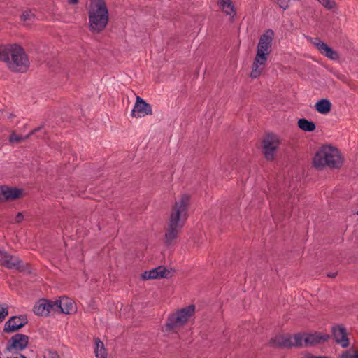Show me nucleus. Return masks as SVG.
I'll return each mask as SVG.
<instances>
[{
	"mask_svg": "<svg viewBox=\"0 0 358 358\" xmlns=\"http://www.w3.org/2000/svg\"><path fill=\"white\" fill-rule=\"evenodd\" d=\"M329 338L328 334L320 332L298 333L294 335L286 334L276 336L272 343L274 346L285 348L311 346L327 341Z\"/></svg>",
	"mask_w": 358,
	"mask_h": 358,
	"instance_id": "1",
	"label": "nucleus"
},
{
	"mask_svg": "<svg viewBox=\"0 0 358 358\" xmlns=\"http://www.w3.org/2000/svg\"><path fill=\"white\" fill-rule=\"evenodd\" d=\"M298 127L304 131H313L315 129V124L313 122L301 118L298 120Z\"/></svg>",
	"mask_w": 358,
	"mask_h": 358,
	"instance_id": "21",
	"label": "nucleus"
},
{
	"mask_svg": "<svg viewBox=\"0 0 358 358\" xmlns=\"http://www.w3.org/2000/svg\"><path fill=\"white\" fill-rule=\"evenodd\" d=\"M189 201V196L184 194L176 202L165 231L164 239L166 243H171L177 238L182 228L187 219Z\"/></svg>",
	"mask_w": 358,
	"mask_h": 358,
	"instance_id": "2",
	"label": "nucleus"
},
{
	"mask_svg": "<svg viewBox=\"0 0 358 358\" xmlns=\"http://www.w3.org/2000/svg\"><path fill=\"white\" fill-rule=\"evenodd\" d=\"M43 358H59L57 352L45 350L43 352Z\"/></svg>",
	"mask_w": 358,
	"mask_h": 358,
	"instance_id": "27",
	"label": "nucleus"
},
{
	"mask_svg": "<svg viewBox=\"0 0 358 358\" xmlns=\"http://www.w3.org/2000/svg\"><path fill=\"white\" fill-rule=\"evenodd\" d=\"M357 215H358V211H357Z\"/></svg>",
	"mask_w": 358,
	"mask_h": 358,
	"instance_id": "32",
	"label": "nucleus"
},
{
	"mask_svg": "<svg viewBox=\"0 0 358 358\" xmlns=\"http://www.w3.org/2000/svg\"><path fill=\"white\" fill-rule=\"evenodd\" d=\"M55 308L56 314H73L77 310L75 302L68 297L64 296L59 300L55 301Z\"/></svg>",
	"mask_w": 358,
	"mask_h": 358,
	"instance_id": "10",
	"label": "nucleus"
},
{
	"mask_svg": "<svg viewBox=\"0 0 358 358\" xmlns=\"http://www.w3.org/2000/svg\"><path fill=\"white\" fill-rule=\"evenodd\" d=\"M343 162L339 150L331 145L320 148L313 157V164L317 169L325 166L337 169L342 166Z\"/></svg>",
	"mask_w": 358,
	"mask_h": 358,
	"instance_id": "6",
	"label": "nucleus"
},
{
	"mask_svg": "<svg viewBox=\"0 0 358 358\" xmlns=\"http://www.w3.org/2000/svg\"><path fill=\"white\" fill-rule=\"evenodd\" d=\"M94 352L96 358H107L104 344L99 338L95 340Z\"/></svg>",
	"mask_w": 358,
	"mask_h": 358,
	"instance_id": "22",
	"label": "nucleus"
},
{
	"mask_svg": "<svg viewBox=\"0 0 358 358\" xmlns=\"http://www.w3.org/2000/svg\"><path fill=\"white\" fill-rule=\"evenodd\" d=\"M195 312V306L190 305L171 314L166 322L165 331H175L176 328L183 326Z\"/></svg>",
	"mask_w": 358,
	"mask_h": 358,
	"instance_id": "7",
	"label": "nucleus"
},
{
	"mask_svg": "<svg viewBox=\"0 0 358 358\" xmlns=\"http://www.w3.org/2000/svg\"><path fill=\"white\" fill-rule=\"evenodd\" d=\"M0 60L6 62L8 68L15 72H25L29 66L25 52L16 44L0 46Z\"/></svg>",
	"mask_w": 358,
	"mask_h": 358,
	"instance_id": "3",
	"label": "nucleus"
},
{
	"mask_svg": "<svg viewBox=\"0 0 358 358\" xmlns=\"http://www.w3.org/2000/svg\"><path fill=\"white\" fill-rule=\"evenodd\" d=\"M29 338L24 334H17L13 336L8 342L9 348L15 350L24 349L28 344Z\"/></svg>",
	"mask_w": 358,
	"mask_h": 358,
	"instance_id": "16",
	"label": "nucleus"
},
{
	"mask_svg": "<svg viewBox=\"0 0 358 358\" xmlns=\"http://www.w3.org/2000/svg\"><path fill=\"white\" fill-rule=\"evenodd\" d=\"M341 358H358V350L350 349L345 351Z\"/></svg>",
	"mask_w": 358,
	"mask_h": 358,
	"instance_id": "24",
	"label": "nucleus"
},
{
	"mask_svg": "<svg viewBox=\"0 0 358 358\" xmlns=\"http://www.w3.org/2000/svg\"><path fill=\"white\" fill-rule=\"evenodd\" d=\"M24 219V215L22 213H18L15 217V222L20 223Z\"/></svg>",
	"mask_w": 358,
	"mask_h": 358,
	"instance_id": "29",
	"label": "nucleus"
},
{
	"mask_svg": "<svg viewBox=\"0 0 358 358\" xmlns=\"http://www.w3.org/2000/svg\"><path fill=\"white\" fill-rule=\"evenodd\" d=\"M0 263L10 269H20L22 262L17 257L12 256L6 252H0Z\"/></svg>",
	"mask_w": 358,
	"mask_h": 358,
	"instance_id": "14",
	"label": "nucleus"
},
{
	"mask_svg": "<svg viewBox=\"0 0 358 358\" xmlns=\"http://www.w3.org/2000/svg\"><path fill=\"white\" fill-rule=\"evenodd\" d=\"M152 113L150 105L147 103L140 96H137L134 107L131 111V116L142 117L148 115H151Z\"/></svg>",
	"mask_w": 358,
	"mask_h": 358,
	"instance_id": "13",
	"label": "nucleus"
},
{
	"mask_svg": "<svg viewBox=\"0 0 358 358\" xmlns=\"http://www.w3.org/2000/svg\"><path fill=\"white\" fill-rule=\"evenodd\" d=\"M8 315V306L0 304V322H1Z\"/></svg>",
	"mask_w": 358,
	"mask_h": 358,
	"instance_id": "26",
	"label": "nucleus"
},
{
	"mask_svg": "<svg viewBox=\"0 0 358 358\" xmlns=\"http://www.w3.org/2000/svg\"><path fill=\"white\" fill-rule=\"evenodd\" d=\"M27 322V318L23 315L13 316L6 322L4 331L7 333L13 332L24 326Z\"/></svg>",
	"mask_w": 358,
	"mask_h": 358,
	"instance_id": "15",
	"label": "nucleus"
},
{
	"mask_svg": "<svg viewBox=\"0 0 358 358\" xmlns=\"http://www.w3.org/2000/svg\"><path fill=\"white\" fill-rule=\"evenodd\" d=\"M20 19L24 22H31L35 19V14L31 10H24L20 15Z\"/></svg>",
	"mask_w": 358,
	"mask_h": 358,
	"instance_id": "23",
	"label": "nucleus"
},
{
	"mask_svg": "<svg viewBox=\"0 0 358 358\" xmlns=\"http://www.w3.org/2000/svg\"><path fill=\"white\" fill-rule=\"evenodd\" d=\"M310 41L322 55L334 61L338 60L339 59L338 53L328 46L320 38H311Z\"/></svg>",
	"mask_w": 358,
	"mask_h": 358,
	"instance_id": "11",
	"label": "nucleus"
},
{
	"mask_svg": "<svg viewBox=\"0 0 358 358\" xmlns=\"http://www.w3.org/2000/svg\"><path fill=\"white\" fill-rule=\"evenodd\" d=\"M169 273V271L163 266H159L148 271H145L141 275L143 280L157 279L166 278Z\"/></svg>",
	"mask_w": 358,
	"mask_h": 358,
	"instance_id": "17",
	"label": "nucleus"
},
{
	"mask_svg": "<svg viewBox=\"0 0 358 358\" xmlns=\"http://www.w3.org/2000/svg\"><path fill=\"white\" fill-rule=\"evenodd\" d=\"M2 192L1 196L6 199L13 200L20 196L22 191L16 188H10L8 187H1Z\"/></svg>",
	"mask_w": 358,
	"mask_h": 358,
	"instance_id": "18",
	"label": "nucleus"
},
{
	"mask_svg": "<svg viewBox=\"0 0 358 358\" xmlns=\"http://www.w3.org/2000/svg\"><path fill=\"white\" fill-rule=\"evenodd\" d=\"M315 108L319 113L326 115L330 112L331 103L329 100L323 99L315 103Z\"/></svg>",
	"mask_w": 358,
	"mask_h": 358,
	"instance_id": "19",
	"label": "nucleus"
},
{
	"mask_svg": "<svg viewBox=\"0 0 358 358\" xmlns=\"http://www.w3.org/2000/svg\"><path fill=\"white\" fill-rule=\"evenodd\" d=\"M263 148L265 157L268 160H272L274 158L275 151L280 144V139L277 135L268 134L263 141Z\"/></svg>",
	"mask_w": 358,
	"mask_h": 358,
	"instance_id": "8",
	"label": "nucleus"
},
{
	"mask_svg": "<svg viewBox=\"0 0 358 358\" xmlns=\"http://www.w3.org/2000/svg\"><path fill=\"white\" fill-rule=\"evenodd\" d=\"M336 273H329L327 275H328L329 277L334 278V277H335V276H336Z\"/></svg>",
	"mask_w": 358,
	"mask_h": 358,
	"instance_id": "31",
	"label": "nucleus"
},
{
	"mask_svg": "<svg viewBox=\"0 0 358 358\" xmlns=\"http://www.w3.org/2000/svg\"><path fill=\"white\" fill-rule=\"evenodd\" d=\"M21 139H22L21 136H18L15 134H13L10 137V141L11 142H17V141H20Z\"/></svg>",
	"mask_w": 358,
	"mask_h": 358,
	"instance_id": "28",
	"label": "nucleus"
},
{
	"mask_svg": "<svg viewBox=\"0 0 358 358\" xmlns=\"http://www.w3.org/2000/svg\"><path fill=\"white\" fill-rule=\"evenodd\" d=\"M273 36L274 33L271 29H268L260 36L250 73L252 78H258L264 71L272 51Z\"/></svg>",
	"mask_w": 358,
	"mask_h": 358,
	"instance_id": "4",
	"label": "nucleus"
},
{
	"mask_svg": "<svg viewBox=\"0 0 358 358\" xmlns=\"http://www.w3.org/2000/svg\"><path fill=\"white\" fill-rule=\"evenodd\" d=\"M89 27L93 33H100L107 26L109 13L104 0H91L89 9Z\"/></svg>",
	"mask_w": 358,
	"mask_h": 358,
	"instance_id": "5",
	"label": "nucleus"
},
{
	"mask_svg": "<svg viewBox=\"0 0 358 358\" xmlns=\"http://www.w3.org/2000/svg\"><path fill=\"white\" fill-rule=\"evenodd\" d=\"M34 312L36 315L41 316L56 314L55 301L41 299L34 306Z\"/></svg>",
	"mask_w": 358,
	"mask_h": 358,
	"instance_id": "12",
	"label": "nucleus"
},
{
	"mask_svg": "<svg viewBox=\"0 0 358 358\" xmlns=\"http://www.w3.org/2000/svg\"><path fill=\"white\" fill-rule=\"evenodd\" d=\"M317 1L329 10L333 9L336 6L334 0H317Z\"/></svg>",
	"mask_w": 358,
	"mask_h": 358,
	"instance_id": "25",
	"label": "nucleus"
},
{
	"mask_svg": "<svg viewBox=\"0 0 358 358\" xmlns=\"http://www.w3.org/2000/svg\"><path fill=\"white\" fill-rule=\"evenodd\" d=\"M220 6L222 8V11L227 15H229L231 19L236 15V11L234 10V6L231 2L230 0H220Z\"/></svg>",
	"mask_w": 358,
	"mask_h": 358,
	"instance_id": "20",
	"label": "nucleus"
},
{
	"mask_svg": "<svg viewBox=\"0 0 358 358\" xmlns=\"http://www.w3.org/2000/svg\"><path fill=\"white\" fill-rule=\"evenodd\" d=\"M333 339L341 348H346L350 345L349 333L343 325H335L331 329Z\"/></svg>",
	"mask_w": 358,
	"mask_h": 358,
	"instance_id": "9",
	"label": "nucleus"
},
{
	"mask_svg": "<svg viewBox=\"0 0 358 358\" xmlns=\"http://www.w3.org/2000/svg\"><path fill=\"white\" fill-rule=\"evenodd\" d=\"M79 0H67L68 3L71 5H76L78 3Z\"/></svg>",
	"mask_w": 358,
	"mask_h": 358,
	"instance_id": "30",
	"label": "nucleus"
}]
</instances>
